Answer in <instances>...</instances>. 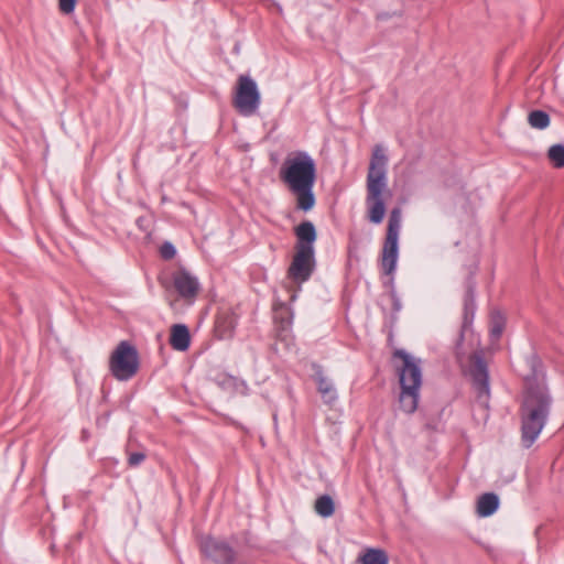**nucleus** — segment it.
Segmentation results:
<instances>
[{
  "instance_id": "obj_1",
  "label": "nucleus",
  "mask_w": 564,
  "mask_h": 564,
  "mask_svg": "<svg viewBox=\"0 0 564 564\" xmlns=\"http://www.w3.org/2000/svg\"><path fill=\"white\" fill-rule=\"evenodd\" d=\"M280 180L296 198V207L308 212L315 205L313 187L316 181V164L303 151L289 154L279 171Z\"/></svg>"
},
{
  "instance_id": "obj_2",
  "label": "nucleus",
  "mask_w": 564,
  "mask_h": 564,
  "mask_svg": "<svg viewBox=\"0 0 564 564\" xmlns=\"http://www.w3.org/2000/svg\"><path fill=\"white\" fill-rule=\"evenodd\" d=\"M551 398L542 380L527 379L525 394L521 411L522 442L530 447L545 425L550 412Z\"/></svg>"
},
{
  "instance_id": "obj_3",
  "label": "nucleus",
  "mask_w": 564,
  "mask_h": 564,
  "mask_svg": "<svg viewBox=\"0 0 564 564\" xmlns=\"http://www.w3.org/2000/svg\"><path fill=\"white\" fill-rule=\"evenodd\" d=\"M388 158L382 145H375L367 175L368 218L373 224H380L386 215V205L382 198L387 187Z\"/></svg>"
},
{
  "instance_id": "obj_4",
  "label": "nucleus",
  "mask_w": 564,
  "mask_h": 564,
  "mask_svg": "<svg viewBox=\"0 0 564 564\" xmlns=\"http://www.w3.org/2000/svg\"><path fill=\"white\" fill-rule=\"evenodd\" d=\"M393 357L400 361L395 366L401 387L400 408L405 413H413L417 408L422 384L421 360L402 349L395 350Z\"/></svg>"
},
{
  "instance_id": "obj_5",
  "label": "nucleus",
  "mask_w": 564,
  "mask_h": 564,
  "mask_svg": "<svg viewBox=\"0 0 564 564\" xmlns=\"http://www.w3.org/2000/svg\"><path fill=\"white\" fill-rule=\"evenodd\" d=\"M109 372L119 381H128L139 370L138 349L127 340H121L109 357Z\"/></svg>"
},
{
  "instance_id": "obj_6",
  "label": "nucleus",
  "mask_w": 564,
  "mask_h": 564,
  "mask_svg": "<svg viewBox=\"0 0 564 564\" xmlns=\"http://www.w3.org/2000/svg\"><path fill=\"white\" fill-rule=\"evenodd\" d=\"M401 218V210L399 208L391 210L388 220L387 236L381 253V269L387 275H391L397 267Z\"/></svg>"
},
{
  "instance_id": "obj_7",
  "label": "nucleus",
  "mask_w": 564,
  "mask_h": 564,
  "mask_svg": "<svg viewBox=\"0 0 564 564\" xmlns=\"http://www.w3.org/2000/svg\"><path fill=\"white\" fill-rule=\"evenodd\" d=\"M261 100L257 83L248 75H240L232 98V106L242 116L256 113Z\"/></svg>"
},
{
  "instance_id": "obj_8",
  "label": "nucleus",
  "mask_w": 564,
  "mask_h": 564,
  "mask_svg": "<svg viewBox=\"0 0 564 564\" xmlns=\"http://www.w3.org/2000/svg\"><path fill=\"white\" fill-rule=\"evenodd\" d=\"M314 248L295 247V254L288 270V278L301 284L307 281L314 271Z\"/></svg>"
},
{
  "instance_id": "obj_9",
  "label": "nucleus",
  "mask_w": 564,
  "mask_h": 564,
  "mask_svg": "<svg viewBox=\"0 0 564 564\" xmlns=\"http://www.w3.org/2000/svg\"><path fill=\"white\" fill-rule=\"evenodd\" d=\"M469 375L473 380V387L476 392V399L482 406H487L490 388L489 375L486 362L478 354H474L469 361Z\"/></svg>"
},
{
  "instance_id": "obj_10",
  "label": "nucleus",
  "mask_w": 564,
  "mask_h": 564,
  "mask_svg": "<svg viewBox=\"0 0 564 564\" xmlns=\"http://www.w3.org/2000/svg\"><path fill=\"white\" fill-rule=\"evenodd\" d=\"M173 285L180 297L187 304L195 301L200 290L197 278L184 268H180L173 273Z\"/></svg>"
},
{
  "instance_id": "obj_11",
  "label": "nucleus",
  "mask_w": 564,
  "mask_h": 564,
  "mask_svg": "<svg viewBox=\"0 0 564 564\" xmlns=\"http://www.w3.org/2000/svg\"><path fill=\"white\" fill-rule=\"evenodd\" d=\"M203 552L218 563H231L235 553L232 549L225 542L215 538H206L202 542Z\"/></svg>"
},
{
  "instance_id": "obj_12",
  "label": "nucleus",
  "mask_w": 564,
  "mask_h": 564,
  "mask_svg": "<svg viewBox=\"0 0 564 564\" xmlns=\"http://www.w3.org/2000/svg\"><path fill=\"white\" fill-rule=\"evenodd\" d=\"M170 344L178 351H185L188 349L191 335L186 325L175 324L171 327Z\"/></svg>"
},
{
  "instance_id": "obj_13",
  "label": "nucleus",
  "mask_w": 564,
  "mask_h": 564,
  "mask_svg": "<svg viewBox=\"0 0 564 564\" xmlns=\"http://www.w3.org/2000/svg\"><path fill=\"white\" fill-rule=\"evenodd\" d=\"M295 235L297 237V242L295 247H310L314 248L313 243L316 240V230L311 221H303L295 228Z\"/></svg>"
},
{
  "instance_id": "obj_14",
  "label": "nucleus",
  "mask_w": 564,
  "mask_h": 564,
  "mask_svg": "<svg viewBox=\"0 0 564 564\" xmlns=\"http://www.w3.org/2000/svg\"><path fill=\"white\" fill-rule=\"evenodd\" d=\"M315 381L317 383L318 392L321 393L325 403L332 404L337 399L336 390L333 383L324 376L322 370L315 372Z\"/></svg>"
},
{
  "instance_id": "obj_15",
  "label": "nucleus",
  "mask_w": 564,
  "mask_h": 564,
  "mask_svg": "<svg viewBox=\"0 0 564 564\" xmlns=\"http://www.w3.org/2000/svg\"><path fill=\"white\" fill-rule=\"evenodd\" d=\"M499 507V498L494 492L484 494L477 501V513L480 517H489Z\"/></svg>"
},
{
  "instance_id": "obj_16",
  "label": "nucleus",
  "mask_w": 564,
  "mask_h": 564,
  "mask_svg": "<svg viewBox=\"0 0 564 564\" xmlns=\"http://www.w3.org/2000/svg\"><path fill=\"white\" fill-rule=\"evenodd\" d=\"M237 325L236 317L230 313H221L216 321V333L219 338H229Z\"/></svg>"
},
{
  "instance_id": "obj_17",
  "label": "nucleus",
  "mask_w": 564,
  "mask_h": 564,
  "mask_svg": "<svg viewBox=\"0 0 564 564\" xmlns=\"http://www.w3.org/2000/svg\"><path fill=\"white\" fill-rule=\"evenodd\" d=\"M359 564H389V557L386 551L381 549L369 547L357 558Z\"/></svg>"
},
{
  "instance_id": "obj_18",
  "label": "nucleus",
  "mask_w": 564,
  "mask_h": 564,
  "mask_svg": "<svg viewBox=\"0 0 564 564\" xmlns=\"http://www.w3.org/2000/svg\"><path fill=\"white\" fill-rule=\"evenodd\" d=\"M314 509L315 512L323 518L332 517L335 512V503L333 498L328 495L318 497L315 501Z\"/></svg>"
},
{
  "instance_id": "obj_19",
  "label": "nucleus",
  "mask_w": 564,
  "mask_h": 564,
  "mask_svg": "<svg viewBox=\"0 0 564 564\" xmlns=\"http://www.w3.org/2000/svg\"><path fill=\"white\" fill-rule=\"evenodd\" d=\"M529 124L534 129H545L550 124V117L545 111L533 110L528 116Z\"/></svg>"
},
{
  "instance_id": "obj_20",
  "label": "nucleus",
  "mask_w": 564,
  "mask_h": 564,
  "mask_svg": "<svg viewBox=\"0 0 564 564\" xmlns=\"http://www.w3.org/2000/svg\"><path fill=\"white\" fill-rule=\"evenodd\" d=\"M506 319L499 311H494L490 317V335L498 339L505 328Z\"/></svg>"
},
{
  "instance_id": "obj_21",
  "label": "nucleus",
  "mask_w": 564,
  "mask_h": 564,
  "mask_svg": "<svg viewBox=\"0 0 564 564\" xmlns=\"http://www.w3.org/2000/svg\"><path fill=\"white\" fill-rule=\"evenodd\" d=\"M547 158L555 167H564V145L554 144L547 151Z\"/></svg>"
},
{
  "instance_id": "obj_22",
  "label": "nucleus",
  "mask_w": 564,
  "mask_h": 564,
  "mask_svg": "<svg viewBox=\"0 0 564 564\" xmlns=\"http://www.w3.org/2000/svg\"><path fill=\"white\" fill-rule=\"evenodd\" d=\"M219 384L224 389L239 391L241 393H243L245 390L247 389L243 381H241L235 377H231V376H224V378L221 380H219Z\"/></svg>"
},
{
  "instance_id": "obj_23",
  "label": "nucleus",
  "mask_w": 564,
  "mask_h": 564,
  "mask_svg": "<svg viewBox=\"0 0 564 564\" xmlns=\"http://www.w3.org/2000/svg\"><path fill=\"white\" fill-rule=\"evenodd\" d=\"M176 249L171 242H164L160 248V256L164 260H171L175 257Z\"/></svg>"
},
{
  "instance_id": "obj_24",
  "label": "nucleus",
  "mask_w": 564,
  "mask_h": 564,
  "mask_svg": "<svg viewBox=\"0 0 564 564\" xmlns=\"http://www.w3.org/2000/svg\"><path fill=\"white\" fill-rule=\"evenodd\" d=\"M76 7V0H58L59 11L64 14H70Z\"/></svg>"
},
{
  "instance_id": "obj_25",
  "label": "nucleus",
  "mask_w": 564,
  "mask_h": 564,
  "mask_svg": "<svg viewBox=\"0 0 564 564\" xmlns=\"http://www.w3.org/2000/svg\"><path fill=\"white\" fill-rule=\"evenodd\" d=\"M141 463V452H131L129 454L128 464L129 466H138Z\"/></svg>"
},
{
  "instance_id": "obj_26",
  "label": "nucleus",
  "mask_w": 564,
  "mask_h": 564,
  "mask_svg": "<svg viewBox=\"0 0 564 564\" xmlns=\"http://www.w3.org/2000/svg\"><path fill=\"white\" fill-rule=\"evenodd\" d=\"M473 305H474V289L471 285H468L466 300H465L466 310H468L469 307H473Z\"/></svg>"
},
{
  "instance_id": "obj_27",
  "label": "nucleus",
  "mask_w": 564,
  "mask_h": 564,
  "mask_svg": "<svg viewBox=\"0 0 564 564\" xmlns=\"http://www.w3.org/2000/svg\"><path fill=\"white\" fill-rule=\"evenodd\" d=\"M134 443H137V440L134 438L133 432L131 431L130 435H129L128 444H127V449L130 451V449L134 448Z\"/></svg>"
},
{
  "instance_id": "obj_28",
  "label": "nucleus",
  "mask_w": 564,
  "mask_h": 564,
  "mask_svg": "<svg viewBox=\"0 0 564 564\" xmlns=\"http://www.w3.org/2000/svg\"><path fill=\"white\" fill-rule=\"evenodd\" d=\"M140 221H141V218H138V219L135 220V224H137V225H139V224H140Z\"/></svg>"
}]
</instances>
